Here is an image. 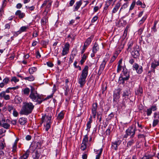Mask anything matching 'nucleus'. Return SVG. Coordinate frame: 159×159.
<instances>
[{"instance_id": "obj_44", "label": "nucleus", "mask_w": 159, "mask_h": 159, "mask_svg": "<svg viewBox=\"0 0 159 159\" xmlns=\"http://www.w3.org/2000/svg\"><path fill=\"white\" fill-rule=\"evenodd\" d=\"M147 18V16H143L142 19L140 20L139 21V25H141L142 24L145 20Z\"/></svg>"}, {"instance_id": "obj_51", "label": "nucleus", "mask_w": 159, "mask_h": 159, "mask_svg": "<svg viewBox=\"0 0 159 159\" xmlns=\"http://www.w3.org/2000/svg\"><path fill=\"white\" fill-rule=\"evenodd\" d=\"M144 27H145V26H143V27L141 28L140 29H139V30H138V34H139V35H141L142 34V33L143 32V29L144 28Z\"/></svg>"}, {"instance_id": "obj_26", "label": "nucleus", "mask_w": 159, "mask_h": 159, "mask_svg": "<svg viewBox=\"0 0 159 159\" xmlns=\"http://www.w3.org/2000/svg\"><path fill=\"white\" fill-rule=\"evenodd\" d=\"M88 57L87 54L84 53L80 61V63L81 65H82L85 61L86 60L87 57Z\"/></svg>"}, {"instance_id": "obj_64", "label": "nucleus", "mask_w": 159, "mask_h": 159, "mask_svg": "<svg viewBox=\"0 0 159 159\" xmlns=\"http://www.w3.org/2000/svg\"><path fill=\"white\" fill-rule=\"evenodd\" d=\"M97 107V103H93V109H96Z\"/></svg>"}, {"instance_id": "obj_12", "label": "nucleus", "mask_w": 159, "mask_h": 159, "mask_svg": "<svg viewBox=\"0 0 159 159\" xmlns=\"http://www.w3.org/2000/svg\"><path fill=\"white\" fill-rule=\"evenodd\" d=\"M121 142V141L120 140H118L112 143L111 147L112 148L114 149L115 150L117 149L118 146H119Z\"/></svg>"}, {"instance_id": "obj_31", "label": "nucleus", "mask_w": 159, "mask_h": 159, "mask_svg": "<svg viewBox=\"0 0 159 159\" xmlns=\"http://www.w3.org/2000/svg\"><path fill=\"white\" fill-rule=\"evenodd\" d=\"M159 66V61H154L151 63V67L153 68V69H155L157 66Z\"/></svg>"}, {"instance_id": "obj_23", "label": "nucleus", "mask_w": 159, "mask_h": 159, "mask_svg": "<svg viewBox=\"0 0 159 159\" xmlns=\"http://www.w3.org/2000/svg\"><path fill=\"white\" fill-rule=\"evenodd\" d=\"M48 17L46 16L42 19L41 23L42 25H46L48 22Z\"/></svg>"}, {"instance_id": "obj_16", "label": "nucleus", "mask_w": 159, "mask_h": 159, "mask_svg": "<svg viewBox=\"0 0 159 159\" xmlns=\"http://www.w3.org/2000/svg\"><path fill=\"white\" fill-rule=\"evenodd\" d=\"M30 89L26 87L24 89H23L22 90V94L23 95L28 96L29 95Z\"/></svg>"}, {"instance_id": "obj_40", "label": "nucleus", "mask_w": 159, "mask_h": 159, "mask_svg": "<svg viewBox=\"0 0 159 159\" xmlns=\"http://www.w3.org/2000/svg\"><path fill=\"white\" fill-rule=\"evenodd\" d=\"M2 125H1L2 127H3L4 128L6 129H8L10 127V125L8 123H4V124H2Z\"/></svg>"}, {"instance_id": "obj_18", "label": "nucleus", "mask_w": 159, "mask_h": 159, "mask_svg": "<svg viewBox=\"0 0 159 159\" xmlns=\"http://www.w3.org/2000/svg\"><path fill=\"white\" fill-rule=\"evenodd\" d=\"M120 3L119 2H117L116 4L112 11V15H113V13H115L117 11L119 7H120Z\"/></svg>"}, {"instance_id": "obj_37", "label": "nucleus", "mask_w": 159, "mask_h": 159, "mask_svg": "<svg viewBox=\"0 0 159 159\" xmlns=\"http://www.w3.org/2000/svg\"><path fill=\"white\" fill-rule=\"evenodd\" d=\"M11 82H14L15 83H17L19 81V80L17 79L16 76L12 77L11 80Z\"/></svg>"}, {"instance_id": "obj_45", "label": "nucleus", "mask_w": 159, "mask_h": 159, "mask_svg": "<svg viewBox=\"0 0 159 159\" xmlns=\"http://www.w3.org/2000/svg\"><path fill=\"white\" fill-rule=\"evenodd\" d=\"M136 4V2L135 1H134L132 3L131 5V6H130V8H129V10H132L134 8V6Z\"/></svg>"}, {"instance_id": "obj_49", "label": "nucleus", "mask_w": 159, "mask_h": 159, "mask_svg": "<svg viewBox=\"0 0 159 159\" xmlns=\"http://www.w3.org/2000/svg\"><path fill=\"white\" fill-rule=\"evenodd\" d=\"M7 0H4L2 5V7L1 8H2V9L3 10V8L6 6L7 3Z\"/></svg>"}, {"instance_id": "obj_2", "label": "nucleus", "mask_w": 159, "mask_h": 159, "mask_svg": "<svg viewBox=\"0 0 159 159\" xmlns=\"http://www.w3.org/2000/svg\"><path fill=\"white\" fill-rule=\"evenodd\" d=\"M88 66H85L83 70L82 73L78 80V83L80 84V87L82 88L86 83V79L88 74Z\"/></svg>"}, {"instance_id": "obj_56", "label": "nucleus", "mask_w": 159, "mask_h": 159, "mask_svg": "<svg viewBox=\"0 0 159 159\" xmlns=\"http://www.w3.org/2000/svg\"><path fill=\"white\" fill-rule=\"evenodd\" d=\"M122 66L121 65H118L117 72L118 73H119L122 70Z\"/></svg>"}, {"instance_id": "obj_28", "label": "nucleus", "mask_w": 159, "mask_h": 159, "mask_svg": "<svg viewBox=\"0 0 159 159\" xmlns=\"http://www.w3.org/2000/svg\"><path fill=\"white\" fill-rule=\"evenodd\" d=\"M37 70V68L34 67H30L29 69V73L30 75L33 74L34 72H36Z\"/></svg>"}, {"instance_id": "obj_63", "label": "nucleus", "mask_w": 159, "mask_h": 159, "mask_svg": "<svg viewBox=\"0 0 159 159\" xmlns=\"http://www.w3.org/2000/svg\"><path fill=\"white\" fill-rule=\"evenodd\" d=\"M13 116L15 117L17 116L18 115V112L15 110H14L13 112Z\"/></svg>"}, {"instance_id": "obj_9", "label": "nucleus", "mask_w": 159, "mask_h": 159, "mask_svg": "<svg viewBox=\"0 0 159 159\" xmlns=\"http://www.w3.org/2000/svg\"><path fill=\"white\" fill-rule=\"evenodd\" d=\"M41 146L40 143L39 142H34L32 143L30 145L29 149L34 152L35 149L41 148Z\"/></svg>"}, {"instance_id": "obj_10", "label": "nucleus", "mask_w": 159, "mask_h": 159, "mask_svg": "<svg viewBox=\"0 0 159 159\" xmlns=\"http://www.w3.org/2000/svg\"><path fill=\"white\" fill-rule=\"evenodd\" d=\"M34 106L31 102H25L23 103V109H33Z\"/></svg>"}, {"instance_id": "obj_13", "label": "nucleus", "mask_w": 159, "mask_h": 159, "mask_svg": "<svg viewBox=\"0 0 159 159\" xmlns=\"http://www.w3.org/2000/svg\"><path fill=\"white\" fill-rule=\"evenodd\" d=\"M30 153L29 149L27 150L19 158V159H27L29 157Z\"/></svg>"}, {"instance_id": "obj_20", "label": "nucleus", "mask_w": 159, "mask_h": 159, "mask_svg": "<svg viewBox=\"0 0 159 159\" xmlns=\"http://www.w3.org/2000/svg\"><path fill=\"white\" fill-rule=\"evenodd\" d=\"M131 55L134 58H137L139 56L140 54L138 51L135 49L131 52Z\"/></svg>"}, {"instance_id": "obj_50", "label": "nucleus", "mask_w": 159, "mask_h": 159, "mask_svg": "<svg viewBox=\"0 0 159 159\" xmlns=\"http://www.w3.org/2000/svg\"><path fill=\"white\" fill-rule=\"evenodd\" d=\"M127 29H126L124 31V33L123 35V38L124 39L125 38L127 35Z\"/></svg>"}, {"instance_id": "obj_1", "label": "nucleus", "mask_w": 159, "mask_h": 159, "mask_svg": "<svg viewBox=\"0 0 159 159\" xmlns=\"http://www.w3.org/2000/svg\"><path fill=\"white\" fill-rule=\"evenodd\" d=\"M30 93L29 97L33 101L37 102L38 103L41 104L43 101V99L42 96L37 92L35 88L32 86H30Z\"/></svg>"}, {"instance_id": "obj_58", "label": "nucleus", "mask_w": 159, "mask_h": 159, "mask_svg": "<svg viewBox=\"0 0 159 159\" xmlns=\"http://www.w3.org/2000/svg\"><path fill=\"white\" fill-rule=\"evenodd\" d=\"M98 17L97 16H94L91 20V22L92 23H94L98 19Z\"/></svg>"}, {"instance_id": "obj_36", "label": "nucleus", "mask_w": 159, "mask_h": 159, "mask_svg": "<svg viewBox=\"0 0 159 159\" xmlns=\"http://www.w3.org/2000/svg\"><path fill=\"white\" fill-rule=\"evenodd\" d=\"M98 151H99V153L96 156V159H99L100 156L101 155L102 151V148H101L99 150H98Z\"/></svg>"}, {"instance_id": "obj_22", "label": "nucleus", "mask_w": 159, "mask_h": 159, "mask_svg": "<svg viewBox=\"0 0 159 159\" xmlns=\"http://www.w3.org/2000/svg\"><path fill=\"white\" fill-rule=\"evenodd\" d=\"M19 122L21 125H24L27 122V119L25 118H20L19 119Z\"/></svg>"}, {"instance_id": "obj_41", "label": "nucleus", "mask_w": 159, "mask_h": 159, "mask_svg": "<svg viewBox=\"0 0 159 159\" xmlns=\"http://www.w3.org/2000/svg\"><path fill=\"white\" fill-rule=\"evenodd\" d=\"M134 141L133 140L129 141L127 143V147H130L134 143Z\"/></svg>"}, {"instance_id": "obj_34", "label": "nucleus", "mask_w": 159, "mask_h": 159, "mask_svg": "<svg viewBox=\"0 0 159 159\" xmlns=\"http://www.w3.org/2000/svg\"><path fill=\"white\" fill-rule=\"evenodd\" d=\"M64 90L65 91V95H67L69 91V86L68 85L66 84L65 86Z\"/></svg>"}, {"instance_id": "obj_5", "label": "nucleus", "mask_w": 159, "mask_h": 159, "mask_svg": "<svg viewBox=\"0 0 159 159\" xmlns=\"http://www.w3.org/2000/svg\"><path fill=\"white\" fill-rule=\"evenodd\" d=\"M136 130V127L135 126L133 125L129 127L126 130V134L124 135V137L127 138L128 136H130V138H133L135 135Z\"/></svg>"}, {"instance_id": "obj_55", "label": "nucleus", "mask_w": 159, "mask_h": 159, "mask_svg": "<svg viewBox=\"0 0 159 159\" xmlns=\"http://www.w3.org/2000/svg\"><path fill=\"white\" fill-rule=\"evenodd\" d=\"M11 24V23L6 24L5 25V29L7 30L9 29L10 28V25Z\"/></svg>"}, {"instance_id": "obj_7", "label": "nucleus", "mask_w": 159, "mask_h": 159, "mask_svg": "<svg viewBox=\"0 0 159 159\" xmlns=\"http://www.w3.org/2000/svg\"><path fill=\"white\" fill-rule=\"evenodd\" d=\"M107 61V58H104L102 61V63L100 64L99 69V70L98 73V75H101L102 73L103 70L104 69L106 65V64Z\"/></svg>"}, {"instance_id": "obj_21", "label": "nucleus", "mask_w": 159, "mask_h": 159, "mask_svg": "<svg viewBox=\"0 0 159 159\" xmlns=\"http://www.w3.org/2000/svg\"><path fill=\"white\" fill-rule=\"evenodd\" d=\"M129 94L130 93L128 90H125L124 91L122 95L123 99L124 100V99H125L126 100V98H128L129 96Z\"/></svg>"}, {"instance_id": "obj_52", "label": "nucleus", "mask_w": 159, "mask_h": 159, "mask_svg": "<svg viewBox=\"0 0 159 159\" xmlns=\"http://www.w3.org/2000/svg\"><path fill=\"white\" fill-rule=\"evenodd\" d=\"M128 6V3H124L121 7L120 10V11L122 9H125Z\"/></svg>"}, {"instance_id": "obj_25", "label": "nucleus", "mask_w": 159, "mask_h": 159, "mask_svg": "<svg viewBox=\"0 0 159 159\" xmlns=\"http://www.w3.org/2000/svg\"><path fill=\"white\" fill-rule=\"evenodd\" d=\"M32 112V110H21L20 114L22 115H27L30 113Z\"/></svg>"}, {"instance_id": "obj_35", "label": "nucleus", "mask_w": 159, "mask_h": 159, "mask_svg": "<svg viewBox=\"0 0 159 159\" xmlns=\"http://www.w3.org/2000/svg\"><path fill=\"white\" fill-rule=\"evenodd\" d=\"M63 117L64 114L63 112V111H62L59 113L57 116V118L59 120H61L63 118Z\"/></svg>"}, {"instance_id": "obj_6", "label": "nucleus", "mask_w": 159, "mask_h": 159, "mask_svg": "<svg viewBox=\"0 0 159 159\" xmlns=\"http://www.w3.org/2000/svg\"><path fill=\"white\" fill-rule=\"evenodd\" d=\"M52 2V0H45L42 5L41 8H43L45 7L44 12L47 13L50 10Z\"/></svg>"}, {"instance_id": "obj_38", "label": "nucleus", "mask_w": 159, "mask_h": 159, "mask_svg": "<svg viewBox=\"0 0 159 159\" xmlns=\"http://www.w3.org/2000/svg\"><path fill=\"white\" fill-rule=\"evenodd\" d=\"M88 141V138L87 135L84 136V138L83 139L82 143L86 144Z\"/></svg>"}, {"instance_id": "obj_60", "label": "nucleus", "mask_w": 159, "mask_h": 159, "mask_svg": "<svg viewBox=\"0 0 159 159\" xmlns=\"http://www.w3.org/2000/svg\"><path fill=\"white\" fill-rule=\"evenodd\" d=\"M96 113V110H92V114L94 118H95Z\"/></svg>"}, {"instance_id": "obj_27", "label": "nucleus", "mask_w": 159, "mask_h": 159, "mask_svg": "<svg viewBox=\"0 0 159 159\" xmlns=\"http://www.w3.org/2000/svg\"><path fill=\"white\" fill-rule=\"evenodd\" d=\"M143 93V89L142 88L139 87L137 90L135 91V93L136 95H139L140 96L141 95V94Z\"/></svg>"}, {"instance_id": "obj_57", "label": "nucleus", "mask_w": 159, "mask_h": 159, "mask_svg": "<svg viewBox=\"0 0 159 159\" xmlns=\"http://www.w3.org/2000/svg\"><path fill=\"white\" fill-rule=\"evenodd\" d=\"M6 95L5 92V91H3L0 93V97L1 98H4Z\"/></svg>"}, {"instance_id": "obj_29", "label": "nucleus", "mask_w": 159, "mask_h": 159, "mask_svg": "<svg viewBox=\"0 0 159 159\" xmlns=\"http://www.w3.org/2000/svg\"><path fill=\"white\" fill-rule=\"evenodd\" d=\"M99 48L98 45L95 43L93 47L92 51L93 53H96L99 50Z\"/></svg>"}, {"instance_id": "obj_48", "label": "nucleus", "mask_w": 159, "mask_h": 159, "mask_svg": "<svg viewBox=\"0 0 159 159\" xmlns=\"http://www.w3.org/2000/svg\"><path fill=\"white\" fill-rule=\"evenodd\" d=\"M110 3L108 2H107L105 4V7L104 8V10H107L108 8V7L110 5Z\"/></svg>"}, {"instance_id": "obj_19", "label": "nucleus", "mask_w": 159, "mask_h": 159, "mask_svg": "<svg viewBox=\"0 0 159 159\" xmlns=\"http://www.w3.org/2000/svg\"><path fill=\"white\" fill-rule=\"evenodd\" d=\"M120 92H115L113 94V101L116 102L120 98Z\"/></svg>"}, {"instance_id": "obj_30", "label": "nucleus", "mask_w": 159, "mask_h": 159, "mask_svg": "<svg viewBox=\"0 0 159 159\" xmlns=\"http://www.w3.org/2000/svg\"><path fill=\"white\" fill-rule=\"evenodd\" d=\"M158 21L157 20H155L154 22V25L153 26L152 28V32L155 33L157 32V30L156 28V25L158 23Z\"/></svg>"}, {"instance_id": "obj_24", "label": "nucleus", "mask_w": 159, "mask_h": 159, "mask_svg": "<svg viewBox=\"0 0 159 159\" xmlns=\"http://www.w3.org/2000/svg\"><path fill=\"white\" fill-rule=\"evenodd\" d=\"M93 38V36H91L88 38L85 42L84 44H86V46H88L90 44Z\"/></svg>"}, {"instance_id": "obj_47", "label": "nucleus", "mask_w": 159, "mask_h": 159, "mask_svg": "<svg viewBox=\"0 0 159 159\" xmlns=\"http://www.w3.org/2000/svg\"><path fill=\"white\" fill-rule=\"evenodd\" d=\"M16 148H17L16 143L15 142L14 143L13 145V146L12 151L13 152H15L16 150Z\"/></svg>"}, {"instance_id": "obj_39", "label": "nucleus", "mask_w": 159, "mask_h": 159, "mask_svg": "<svg viewBox=\"0 0 159 159\" xmlns=\"http://www.w3.org/2000/svg\"><path fill=\"white\" fill-rule=\"evenodd\" d=\"M117 56L118 55L117 54H115L112 57L111 60L110 61L109 63H111L113 62L117 57Z\"/></svg>"}, {"instance_id": "obj_8", "label": "nucleus", "mask_w": 159, "mask_h": 159, "mask_svg": "<svg viewBox=\"0 0 159 159\" xmlns=\"http://www.w3.org/2000/svg\"><path fill=\"white\" fill-rule=\"evenodd\" d=\"M133 70L136 71L138 74H141L143 72V67L137 63H134L133 66Z\"/></svg>"}, {"instance_id": "obj_43", "label": "nucleus", "mask_w": 159, "mask_h": 159, "mask_svg": "<svg viewBox=\"0 0 159 159\" xmlns=\"http://www.w3.org/2000/svg\"><path fill=\"white\" fill-rule=\"evenodd\" d=\"M40 155L38 152L37 151L35 152V157L33 158V159H39Z\"/></svg>"}, {"instance_id": "obj_33", "label": "nucleus", "mask_w": 159, "mask_h": 159, "mask_svg": "<svg viewBox=\"0 0 159 159\" xmlns=\"http://www.w3.org/2000/svg\"><path fill=\"white\" fill-rule=\"evenodd\" d=\"M24 79L25 80H28L29 81H33L34 80V78L33 75H30L29 77H26L24 78L23 79Z\"/></svg>"}, {"instance_id": "obj_61", "label": "nucleus", "mask_w": 159, "mask_h": 159, "mask_svg": "<svg viewBox=\"0 0 159 159\" xmlns=\"http://www.w3.org/2000/svg\"><path fill=\"white\" fill-rule=\"evenodd\" d=\"M4 11L2 9V8H1L0 9V20L2 18Z\"/></svg>"}, {"instance_id": "obj_54", "label": "nucleus", "mask_w": 159, "mask_h": 159, "mask_svg": "<svg viewBox=\"0 0 159 159\" xmlns=\"http://www.w3.org/2000/svg\"><path fill=\"white\" fill-rule=\"evenodd\" d=\"M3 81L5 84H7L9 81V79L8 78H6L3 79Z\"/></svg>"}, {"instance_id": "obj_14", "label": "nucleus", "mask_w": 159, "mask_h": 159, "mask_svg": "<svg viewBox=\"0 0 159 159\" xmlns=\"http://www.w3.org/2000/svg\"><path fill=\"white\" fill-rule=\"evenodd\" d=\"M28 26H24L21 27L18 31L17 32H15V34L14 35V36H17L18 34H20L22 32L25 31L27 29H28Z\"/></svg>"}, {"instance_id": "obj_62", "label": "nucleus", "mask_w": 159, "mask_h": 159, "mask_svg": "<svg viewBox=\"0 0 159 159\" xmlns=\"http://www.w3.org/2000/svg\"><path fill=\"white\" fill-rule=\"evenodd\" d=\"M154 117L155 119H158L159 118V114L155 112L154 114Z\"/></svg>"}, {"instance_id": "obj_11", "label": "nucleus", "mask_w": 159, "mask_h": 159, "mask_svg": "<svg viewBox=\"0 0 159 159\" xmlns=\"http://www.w3.org/2000/svg\"><path fill=\"white\" fill-rule=\"evenodd\" d=\"M69 44L68 43H66L64 46V47L63 48L62 51V54L63 56L65 55L68 53L69 48Z\"/></svg>"}, {"instance_id": "obj_32", "label": "nucleus", "mask_w": 159, "mask_h": 159, "mask_svg": "<svg viewBox=\"0 0 159 159\" xmlns=\"http://www.w3.org/2000/svg\"><path fill=\"white\" fill-rule=\"evenodd\" d=\"M133 44L134 42L132 40L130 41L127 44L128 46L127 50H128L130 51L131 50V47L133 46Z\"/></svg>"}, {"instance_id": "obj_15", "label": "nucleus", "mask_w": 159, "mask_h": 159, "mask_svg": "<svg viewBox=\"0 0 159 159\" xmlns=\"http://www.w3.org/2000/svg\"><path fill=\"white\" fill-rule=\"evenodd\" d=\"M15 15L18 16L19 18L20 19L23 18L25 16V13L20 10H17L16 12Z\"/></svg>"}, {"instance_id": "obj_4", "label": "nucleus", "mask_w": 159, "mask_h": 159, "mask_svg": "<svg viewBox=\"0 0 159 159\" xmlns=\"http://www.w3.org/2000/svg\"><path fill=\"white\" fill-rule=\"evenodd\" d=\"M51 116H47L45 117V116H42V123H46V124H44V126L45 128V130L46 131H48L50 127L51 124Z\"/></svg>"}, {"instance_id": "obj_3", "label": "nucleus", "mask_w": 159, "mask_h": 159, "mask_svg": "<svg viewBox=\"0 0 159 159\" xmlns=\"http://www.w3.org/2000/svg\"><path fill=\"white\" fill-rule=\"evenodd\" d=\"M130 77L129 73L126 69H123L122 74L119 79L120 84H124L125 81L128 80Z\"/></svg>"}, {"instance_id": "obj_53", "label": "nucleus", "mask_w": 159, "mask_h": 159, "mask_svg": "<svg viewBox=\"0 0 159 159\" xmlns=\"http://www.w3.org/2000/svg\"><path fill=\"white\" fill-rule=\"evenodd\" d=\"M83 113V112L81 111V110H78V111H77V114H76V116L77 117H79Z\"/></svg>"}, {"instance_id": "obj_17", "label": "nucleus", "mask_w": 159, "mask_h": 159, "mask_svg": "<svg viewBox=\"0 0 159 159\" xmlns=\"http://www.w3.org/2000/svg\"><path fill=\"white\" fill-rule=\"evenodd\" d=\"M82 4V2L81 1H80L77 2L75 3V5H74V9L73 10V11H77Z\"/></svg>"}, {"instance_id": "obj_46", "label": "nucleus", "mask_w": 159, "mask_h": 159, "mask_svg": "<svg viewBox=\"0 0 159 159\" xmlns=\"http://www.w3.org/2000/svg\"><path fill=\"white\" fill-rule=\"evenodd\" d=\"M86 148V144L82 143L80 147L81 149L84 151L85 150Z\"/></svg>"}, {"instance_id": "obj_59", "label": "nucleus", "mask_w": 159, "mask_h": 159, "mask_svg": "<svg viewBox=\"0 0 159 159\" xmlns=\"http://www.w3.org/2000/svg\"><path fill=\"white\" fill-rule=\"evenodd\" d=\"M111 128L110 127L107 129L106 133L107 135H109L111 132Z\"/></svg>"}, {"instance_id": "obj_42", "label": "nucleus", "mask_w": 159, "mask_h": 159, "mask_svg": "<svg viewBox=\"0 0 159 159\" xmlns=\"http://www.w3.org/2000/svg\"><path fill=\"white\" fill-rule=\"evenodd\" d=\"M159 120L158 119H155L153 120V122L152 126L153 127H155L159 122Z\"/></svg>"}]
</instances>
